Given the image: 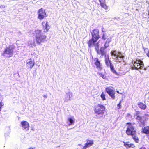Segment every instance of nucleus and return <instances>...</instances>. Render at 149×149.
<instances>
[{
    "mask_svg": "<svg viewBox=\"0 0 149 149\" xmlns=\"http://www.w3.org/2000/svg\"><path fill=\"white\" fill-rule=\"evenodd\" d=\"M127 127L125 133L128 136H131L132 139L136 143H138L139 140L136 136V132L132 123L131 122H128L126 124Z\"/></svg>",
    "mask_w": 149,
    "mask_h": 149,
    "instance_id": "obj_1",
    "label": "nucleus"
},
{
    "mask_svg": "<svg viewBox=\"0 0 149 149\" xmlns=\"http://www.w3.org/2000/svg\"><path fill=\"white\" fill-rule=\"evenodd\" d=\"M92 38L89 40L88 42L89 47H91L95 45L96 42L100 38L99 31L98 29H95L91 33Z\"/></svg>",
    "mask_w": 149,
    "mask_h": 149,
    "instance_id": "obj_2",
    "label": "nucleus"
},
{
    "mask_svg": "<svg viewBox=\"0 0 149 149\" xmlns=\"http://www.w3.org/2000/svg\"><path fill=\"white\" fill-rule=\"evenodd\" d=\"M42 30L37 29L35 30L33 33V35L35 37V40L38 45L44 42L46 40L47 36L44 34H41Z\"/></svg>",
    "mask_w": 149,
    "mask_h": 149,
    "instance_id": "obj_3",
    "label": "nucleus"
},
{
    "mask_svg": "<svg viewBox=\"0 0 149 149\" xmlns=\"http://www.w3.org/2000/svg\"><path fill=\"white\" fill-rule=\"evenodd\" d=\"M93 110L96 116H103L104 114L106 111V107L101 104H98L95 105Z\"/></svg>",
    "mask_w": 149,
    "mask_h": 149,
    "instance_id": "obj_4",
    "label": "nucleus"
},
{
    "mask_svg": "<svg viewBox=\"0 0 149 149\" xmlns=\"http://www.w3.org/2000/svg\"><path fill=\"white\" fill-rule=\"evenodd\" d=\"M15 47L13 45H9L6 47L4 49L2 54V56H5L7 55V57L10 58L12 56Z\"/></svg>",
    "mask_w": 149,
    "mask_h": 149,
    "instance_id": "obj_5",
    "label": "nucleus"
},
{
    "mask_svg": "<svg viewBox=\"0 0 149 149\" xmlns=\"http://www.w3.org/2000/svg\"><path fill=\"white\" fill-rule=\"evenodd\" d=\"M111 55L115 57V60L116 62H120L122 61L121 59L124 57L123 54L120 52H116L115 50H112L111 52Z\"/></svg>",
    "mask_w": 149,
    "mask_h": 149,
    "instance_id": "obj_6",
    "label": "nucleus"
},
{
    "mask_svg": "<svg viewBox=\"0 0 149 149\" xmlns=\"http://www.w3.org/2000/svg\"><path fill=\"white\" fill-rule=\"evenodd\" d=\"M93 46H94L96 51L98 54L101 55L102 56L107 55L106 54L105 49L107 47H105L104 45V47H101L100 49L99 42H97L95 45H93Z\"/></svg>",
    "mask_w": 149,
    "mask_h": 149,
    "instance_id": "obj_7",
    "label": "nucleus"
},
{
    "mask_svg": "<svg viewBox=\"0 0 149 149\" xmlns=\"http://www.w3.org/2000/svg\"><path fill=\"white\" fill-rule=\"evenodd\" d=\"M102 38L105 40L104 45L105 47H107L109 45V43L111 41L112 38L110 34L104 33L102 36Z\"/></svg>",
    "mask_w": 149,
    "mask_h": 149,
    "instance_id": "obj_8",
    "label": "nucleus"
},
{
    "mask_svg": "<svg viewBox=\"0 0 149 149\" xmlns=\"http://www.w3.org/2000/svg\"><path fill=\"white\" fill-rule=\"evenodd\" d=\"M132 63L133 65L132 66V69H134V68L135 69L138 70L143 65V62L140 60H136V61H133Z\"/></svg>",
    "mask_w": 149,
    "mask_h": 149,
    "instance_id": "obj_9",
    "label": "nucleus"
},
{
    "mask_svg": "<svg viewBox=\"0 0 149 149\" xmlns=\"http://www.w3.org/2000/svg\"><path fill=\"white\" fill-rule=\"evenodd\" d=\"M38 18L40 20L43 19L47 16L45 10L42 8L38 10Z\"/></svg>",
    "mask_w": 149,
    "mask_h": 149,
    "instance_id": "obj_10",
    "label": "nucleus"
},
{
    "mask_svg": "<svg viewBox=\"0 0 149 149\" xmlns=\"http://www.w3.org/2000/svg\"><path fill=\"white\" fill-rule=\"evenodd\" d=\"M111 88L113 87L111 86L106 87L105 88V91L110 96L111 98L114 100L115 98V91L113 90Z\"/></svg>",
    "mask_w": 149,
    "mask_h": 149,
    "instance_id": "obj_11",
    "label": "nucleus"
},
{
    "mask_svg": "<svg viewBox=\"0 0 149 149\" xmlns=\"http://www.w3.org/2000/svg\"><path fill=\"white\" fill-rule=\"evenodd\" d=\"M111 88L113 87L111 86L106 87L105 88V91L110 96L111 98L114 100L115 98V91L113 90Z\"/></svg>",
    "mask_w": 149,
    "mask_h": 149,
    "instance_id": "obj_12",
    "label": "nucleus"
},
{
    "mask_svg": "<svg viewBox=\"0 0 149 149\" xmlns=\"http://www.w3.org/2000/svg\"><path fill=\"white\" fill-rule=\"evenodd\" d=\"M42 29L44 32H47L50 29V26L48 22L47 21H43L42 23Z\"/></svg>",
    "mask_w": 149,
    "mask_h": 149,
    "instance_id": "obj_13",
    "label": "nucleus"
},
{
    "mask_svg": "<svg viewBox=\"0 0 149 149\" xmlns=\"http://www.w3.org/2000/svg\"><path fill=\"white\" fill-rule=\"evenodd\" d=\"M94 63L96 68L101 70L102 69V65L98 58H95L94 59Z\"/></svg>",
    "mask_w": 149,
    "mask_h": 149,
    "instance_id": "obj_14",
    "label": "nucleus"
},
{
    "mask_svg": "<svg viewBox=\"0 0 149 149\" xmlns=\"http://www.w3.org/2000/svg\"><path fill=\"white\" fill-rule=\"evenodd\" d=\"M21 127L23 130H28L29 129V123L26 121H22L21 122Z\"/></svg>",
    "mask_w": 149,
    "mask_h": 149,
    "instance_id": "obj_15",
    "label": "nucleus"
},
{
    "mask_svg": "<svg viewBox=\"0 0 149 149\" xmlns=\"http://www.w3.org/2000/svg\"><path fill=\"white\" fill-rule=\"evenodd\" d=\"M87 143L85 144V145L83 146V148L82 149H86L87 148L91 146H92L94 143V141L93 140H86Z\"/></svg>",
    "mask_w": 149,
    "mask_h": 149,
    "instance_id": "obj_16",
    "label": "nucleus"
},
{
    "mask_svg": "<svg viewBox=\"0 0 149 149\" xmlns=\"http://www.w3.org/2000/svg\"><path fill=\"white\" fill-rule=\"evenodd\" d=\"M105 62L106 65L108 67L113 65L111 61L109 59V56L108 55L105 56Z\"/></svg>",
    "mask_w": 149,
    "mask_h": 149,
    "instance_id": "obj_17",
    "label": "nucleus"
},
{
    "mask_svg": "<svg viewBox=\"0 0 149 149\" xmlns=\"http://www.w3.org/2000/svg\"><path fill=\"white\" fill-rule=\"evenodd\" d=\"M141 132L146 134L149 139V126H147L142 128Z\"/></svg>",
    "mask_w": 149,
    "mask_h": 149,
    "instance_id": "obj_18",
    "label": "nucleus"
},
{
    "mask_svg": "<svg viewBox=\"0 0 149 149\" xmlns=\"http://www.w3.org/2000/svg\"><path fill=\"white\" fill-rule=\"evenodd\" d=\"M30 61L27 63V66L31 69L33 67L35 62L34 60H32L31 58H30Z\"/></svg>",
    "mask_w": 149,
    "mask_h": 149,
    "instance_id": "obj_19",
    "label": "nucleus"
},
{
    "mask_svg": "<svg viewBox=\"0 0 149 149\" xmlns=\"http://www.w3.org/2000/svg\"><path fill=\"white\" fill-rule=\"evenodd\" d=\"M124 143V146H125L127 148H134L135 147L134 145L133 144L130 143L128 144V142H123Z\"/></svg>",
    "mask_w": 149,
    "mask_h": 149,
    "instance_id": "obj_20",
    "label": "nucleus"
},
{
    "mask_svg": "<svg viewBox=\"0 0 149 149\" xmlns=\"http://www.w3.org/2000/svg\"><path fill=\"white\" fill-rule=\"evenodd\" d=\"M138 105L140 108L142 110L145 109L147 107L144 104L141 102L138 103Z\"/></svg>",
    "mask_w": 149,
    "mask_h": 149,
    "instance_id": "obj_21",
    "label": "nucleus"
},
{
    "mask_svg": "<svg viewBox=\"0 0 149 149\" xmlns=\"http://www.w3.org/2000/svg\"><path fill=\"white\" fill-rule=\"evenodd\" d=\"M110 68V70L114 74H115L117 75L118 76L119 75V74L115 70L114 66H113V65H112L109 67Z\"/></svg>",
    "mask_w": 149,
    "mask_h": 149,
    "instance_id": "obj_22",
    "label": "nucleus"
},
{
    "mask_svg": "<svg viewBox=\"0 0 149 149\" xmlns=\"http://www.w3.org/2000/svg\"><path fill=\"white\" fill-rule=\"evenodd\" d=\"M99 2L100 3V5L103 8L105 9H108V6L106 5V4L105 3V1Z\"/></svg>",
    "mask_w": 149,
    "mask_h": 149,
    "instance_id": "obj_23",
    "label": "nucleus"
},
{
    "mask_svg": "<svg viewBox=\"0 0 149 149\" xmlns=\"http://www.w3.org/2000/svg\"><path fill=\"white\" fill-rule=\"evenodd\" d=\"M100 97L102 100L104 101L106 100L105 95L104 92H102L100 95Z\"/></svg>",
    "mask_w": 149,
    "mask_h": 149,
    "instance_id": "obj_24",
    "label": "nucleus"
},
{
    "mask_svg": "<svg viewBox=\"0 0 149 149\" xmlns=\"http://www.w3.org/2000/svg\"><path fill=\"white\" fill-rule=\"evenodd\" d=\"M68 120L70 123L69 125H70L72 124H74V122L73 119L71 118H69L68 119Z\"/></svg>",
    "mask_w": 149,
    "mask_h": 149,
    "instance_id": "obj_25",
    "label": "nucleus"
},
{
    "mask_svg": "<svg viewBox=\"0 0 149 149\" xmlns=\"http://www.w3.org/2000/svg\"><path fill=\"white\" fill-rule=\"evenodd\" d=\"M98 74L99 75V76L102 77L103 79H106V76L104 74L101 73H98Z\"/></svg>",
    "mask_w": 149,
    "mask_h": 149,
    "instance_id": "obj_26",
    "label": "nucleus"
},
{
    "mask_svg": "<svg viewBox=\"0 0 149 149\" xmlns=\"http://www.w3.org/2000/svg\"><path fill=\"white\" fill-rule=\"evenodd\" d=\"M144 52L147 56L149 57V51L148 48H146L144 49Z\"/></svg>",
    "mask_w": 149,
    "mask_h": 149,
    "instance_id": "obj_27",
    "label": "nucleus"
},
{
    "mask_svg": "<svg viewBox=\"0 0 149 149\" xmlns=\"http://www.w3.org/2000/svg\"><path fill=\"white\" fill-rule=\"evenodd\" d=\"M136 119L140 122L142 123V117L140 116H136Z\"/></svg>",
    "mask_w": 149,
    "mask_h": 149,
    "instance_id": "obj_28",
    "label": "nucleus"
},
{
    "mask_svg": "<svg viewBox=\"0 0 149 149\" xmlns=\"http://www.w3.org/2000/svg\"><path fill=\"white\" fill-rule=\"evenodd\" d=\"M121 101H120L119 103H118V104H117V107H118V109H120L121 108Z\"/></svg>",
    "mask_w": 149,
    "mask_h": 149,
    "instance_id": "obj_29",
    "label": "nucleus"
},
{
    "mask_svg": "<svg viewBox=\"0 0 149 149\" xmlns=\"http://www.w3.org/2000/svg\"><path fill=\"white\" fill-rule=\"evenodd\" d=\"M140 112L139 111H137L136 112V113L135 114V116H139V114H140Z\"/></svg>",
    "mask_w": 149,
    "mask_h": 149,
    "instance_id": "obj_30",
    "label": "nucleus"
},
{
    "mask_svg": "<svg viewBox=\"0 0 149 149\" xmlns=\"http://www.w3.org/2000/svg\"><path fill=\"white\" fill-rule=\"evenodd\" d=\"M3 105V104L2 103L0 102V111L1 110L2 107Z\"/></svg>",
    "mask_w": 149,
    "mask_h": 149,
    "instance_id": "obj_31",
    "label": "nucleus"
},
{
    "mask_svg": "<svg viewBox=\"0 0 149 149\" xmlns=\"http://www.w3.org/2000/svg\"><path fill=\"white\" fill-rule=\"evenodd\" d=\"M102 31L103 32H105V29L103 27L102 28Z\"/></svg>",
    "mask_w": 149,
    "mask_h": 149,
    "instance_id": "obj_32",
    "label": "nucleus"
},
{
    "mask_svg": "<svg viewBox=\"0 0 149 149\" xmlns=\"http://www.w3.org/2000/svg\"><path fill=\"white\" fill-rule=\"evenodd\" d=\"M139 149H146L144 147H142L140 148Z\"/></svg>",
    "mask_w": 149,
    "mask_h": 149,
    "instance_id": "obj_33",
    "label": "nucleus"
},
{
    "mask_svg": "<svg viewBox=\"0 0 149 149\" xmlns=\"http://www.w3.org/2000/svg\"><path fill=\"white\" fill-rule=\"evenodd\" d=\"M35 148H32V147H30L28 149H35Z\"/></svg>",
    "mask_w": 149,
    "mask_h": 149,
    "instance_id": "obj_34",
    "label": "nucleus"
},
{
    "mask_svg": "<svg viewBox=\"0 0 149 149\" xmlns=\"http://www.w3.org/2000/svg\"><path fill=\"white\" fill-rule=\"evenodd\" d=\"M147 102H149V97H148L147 98Z\"/></svg>",
    "mask_w": 149,
    "mask_h": 149,
    "instance_id": "obj_35",
    "label": "nucleus"
},
{
    "mask_svg": "<svg viewBox=\"0 0 149 149\" xmlns=\"http://www.w3.org/2000/svg\"><path fill=\"white\" fill-rule=\"evenodd\" d=\"M105 0H99V2L105 1Z\"/></svg>",
    "mask_w": 149,
    "mask_h": 149,
    "instance_id": "obj_36",
    "label": "nucleus"
},
{
    "mask_svg": "<svg viewBox=\"0 0 149 149\" xmlns=\"http://www.w3.org/2000/svg\"><path fill=\"white\" fill-rule=\"evenodd\" d=\"M116 92H117V93H119L120 94H122V93H119L118 91H117Z\"/></svg>",
    "mask_w": 149,
    "mask_h": 149,
    "instance_id": "obj_37",
    "label": "nucleus"
},
{
    "mask_svg": "<svg viewBox=\"0 0 149 149\" xmlns=\"http://www.w3.org/2000/svg\"><path fill=\"white\" fill-rule=\"evenodd\" d=\"M142 125H145V123H144V122H143L142 123Z\"/></svg>",
    "mask_w": 149,
    "mask_h": 149,
    "instance_id": "obj_38",
    "label": "nucleus"
},
{
    "mask_svg": "<svg viewBox=\"0 0 149 149\" xmlns=\"http://www.w3.org/2000/svg\"><path fill=\"white\" fill-rule=\"evenodd\" d=\"M44 97H45V98H46V95H44Z\"/></svg>",
    "mask_w": 149,
    "mask_h": 149,
    "instance_id": "obj_39",
    "label": "nucleus"
},
{
    "mask_svg": "<svg viewBox=\"0 0 149 149\" xmlns=\"http://www.w3.org/2000/svg\"><path fill=\"white\" fill-rule=\"evenodd\" d=\"M78 145H79V146H81V144H79Z\"/></svg>",
    "mask_w": 149,
    "mask_h": 149,
    "instance_id": "obj_40",
    "label": "nucleus"
},
{
    "mask_svg": "<svg viewBox=\"0 0 149 149\" xmlns=\"http://www.w3.org/2000/svg\"><path fill=\"white\" fill-rule=\"evenodd\" d=\"M2 6H0V8Z\"/></svg>",
    "mask_w": 149,
    "mask_h": 149,
    "instance_id": "obj_41",
    "label": "nucleus"
},
{
    "mask_svg": "<svg viewBox=\"0 0 149 149\" xmlns=\"http://www.w3.org/2000/svg\"><path fill=\"white\" fill-rule=\"evenodd\" d=\"M148 93L149 94V92H148Z\"/></svg>",
    "mask_w": 149,
    "mask_h": 149,
    "instance_id": "obj_42",
    "label": "nucleus"
},
{
    "mask_svg": "<svg viewBox=\"0 0 149 149\" xmlns=\"http://www.w3.org/2000/svg\"><path fill=\"white\" fill-rule=\"evenodd\" d=\"M146 115H148V114H146Z\"/></svg>",
    "mask_w": 149,
    "mask_h": 149,
    "instance_id": "obj_43",
    "label": "nucleus"
},
{
    "mask_svg": "<svg viewBox=\"0 0 149 149\" xmlns=\"http://www.w3.org/2000/svg\"><path fill=\"white\" fill-rule=\"evenodd\" d=\"M148 57L149 58V57Z\"/></svg>",
    "mask_w": 149,
    "mask_h": 149,
    "instance_id": "obj_44",
    "label": "nucleus"
}]
</instances>
